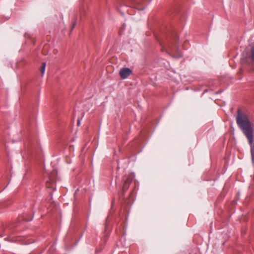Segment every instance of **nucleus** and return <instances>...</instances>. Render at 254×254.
Wrapping results in <instances>:
<instances>
[{"label": "nucleus", "instance_id": "1", "mask_svg": "<svg viewBox=\"0 0 254 254\" xmlns=\"http://www.w3.org/2000/svg\"><path fill=\"white\" fill-rule=\"evenodd\" d=\"M236 120L238 127L242 130L249 141L251 146L252 161L254 164V124L250 121L248 116L242 112L240 109L237 111Z\"/></svg>", "mask_w": 254, "mask_h": 254}, {"label": "nucleus", "instance_id": "2", "mask_svg": "<svg viewBox=\"0 0 254 254\" xmlns=\"http://www.w3.org/2000/svg\"><path fill=\"white\" fill-rule=\"evenodd\" d=\"M132 70L128 67L122 68L119 72V74L122 79H125L131 74Z\"/></svg>", "mask_w": 254, "mask_h": 254}, {"label": "nucleus", "instance_id": "3", "mask_svg": "<svg viewBox=\"0 0 254 254\" xmlns=\"http://www.w3.org/2000/svg\"><path fill=\"white\" fill-rule=\"evenodd\" d=\"M132 182V178L130 177H127L124 179L123 190L126 191L129 188V185Z\"/></svg>", "mask_w": 254, "mask_h": 254}, {"label": "nucleus", "instance_id": "4", "mask_svg": "<svg viewBox=\"0 0 254 254\" xmlns=\"http://www.w3.org/2000/svg\"><path fill=\"white\" fill-rule=\"evenodd\" d=\"M171 38L173 39V40L176 41L178 40V36L176 33H173L171 34V35L167 38L168 42H169L170 40H171Z\"/></svg>", "mask_w": 254, "mask_h": 254}, {"label": "nucleus", "instance_id": "5", "mask_svg": "<svg viewBox=\"0 0 254 254\" xmlns=\"http://www.w3.org/2000/svg\"><path fill=\"white\" fill-rule=\"evenodd\" d=\"M46 68V63H42L41 67H40V71L41 73V75L43 76L44 74Z\"/></svg>", "mask_w": 254, "mask_h": 254}, {"label": "nucleus", "instance_id": "6", "mask_svg": "<svg viewBox=\"0 0 254 254\" xmlns=\"http://www.w3.org/2000/svg\"><path fill=\"white\" fill-rule=\"evenodd\" d=\"M75 24H76V23L75 22H73L72 23L71 30H72L73 29V28H74V27L75 26Z\"/></svg>", "mask_w": 254, "mask_h": 254}, {"label": "nucleus", "instance_id": "7", "mask_svg": "<svg viewBox=\"0 0 254 254\" xmlns=\"http://www.w3.org/2000/svg\"><path fill=\"white\" fill-rule=\"evenodd\" d=\"M80 124V119H78L77 120V126H79Z\"/></svg>", "mask_w": 254, "mask_h": 254}, {"label": "nucleus", "instance_id": "8", "mask_svg": "<svg viewBox=\"0 0 254 254\" xmlns=\"http://www.w3.org/2000/svg\"><path fill=\"white\" fill-rule=\"evenodd\" d=\"M32 219V218L29 219V220H27V221H31V220Z\"/></svg>", "mask_w": 254, "mask_h": 254}]
</instances>
